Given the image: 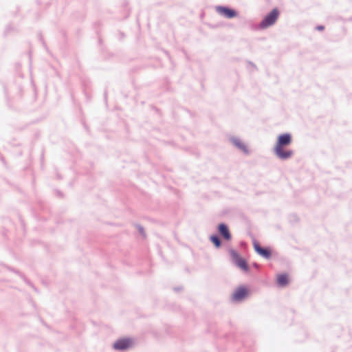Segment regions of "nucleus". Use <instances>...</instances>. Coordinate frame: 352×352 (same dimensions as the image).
<instances>
[{
	"instance_id": "nucleus-1",
	"label": "nucleus",
	"mask_w": 352,
	"mask_h": 352,
	"mask_svg": "<svg viewBox=\"0 0 352 352\" xmlns=\"http://www.w3.org/2000/svg\"><path fill=\"white\" fill-rule=\"evenodd\" d=\"M292 135L289 133L278 135L274 148V152L278 157L281 160H287L293 155V151L287 148L292 143Z\"/></svg>"
},
{
	"instance_id": "nucleus-2",
	"label": "nucleus",
	"mask_w": 352,
	"mask_h": 352,
	"mask_svg": "<svg viewBox=\"0 0 352 352\" xmlns=\"http://www.w3.org/2000/svg\"><path fill=\"white\" fill-rule=\"evenodd\" d=\"M279 16V11L277 8H274L270 13L265 16L263 20L260 23L259 28L265 29L272 25L277 20Z\"/></svg>"
},
{
	"instance_id": "nucleus-3",
	"label": "nucleus",
	"mask_w": 352,
	"mask_h": 352,
	"mask_svg": "<svg viewBox=\"0 0 352 352\" xmlns=\"http://www.w3.org/2000/svg\"><path fill=\"white\" fill-rule=\"evenodd\" d=\"M230 255L234 263L244 271H248V265L245 259L242 258L239 254L234 250L230 251Z\"/></svg>"
},
{
	"instance_id": "nucleus-4",
	"label": "nucleus",
	"mask_w": 352,
	"mask_h": 352,
	"mask_svg": "<svg viewBox=\"0 0 352 352\" xmlns=\"http://www.w3.org/2000/svg\"><path fill=\"white\" fill-rule=\"evenodd\" d=\"M248 295V289L244 286H241L234 292L232 298L234 301L239 302L243 300Z\"/></svg>"
},
{
	"instance_id": "nucleus-5",
	"label": "nucleus",
	"mask_w": 352,
	"mask_h": 352,
	"mask_svg": "<svg viewBox=\"0 0 352 352\" xmlns=\"http://www.w3.org/2000/svg\"><path fill=\"white\" fill-rule=\"evenodd\" d=\"M133 345V341L130 338H121L113 344V348L116 350H125Z\"/></svg>"
},
{
	"instance_id": "nucleus-6",
	"label": "nucleus",
	"mask_w": 352,
	"mask_h": 352,
	"mask_svg": "<svg viewBox=\"0 0 352 352\" xmlns=\"http://www.w3.org/2000/svg\"><path fill=\"white\" fill-rule=\"evenodd\" d=\"M217 11L219 14L221 15L224 16L225 17L228 19H232L236 16V12L234 10L226 8V7H222L219 6L217 8Z\"/></svg>"
},
{
	"instance_id": "nucleus-7",
	"label": "nucleus",
	"mask_w": 352,
	"mask_h": 352,
	"mask_svg": "<svg viewBox=\"0 0 352 352\" xmlns=\"http://www.w3.org/2000/svg\"><path fill=\"white\" fill-rule=\"evenodd\" d=\"M254 248L259 255L265 258H269L271 256V250L268 248H262L258 242L254 243Z\"/></svg>"
},
{
	"instance_id": "nucleus-8",
	"label": "nucleus",
	"mask_w": 352,
	"mask_h": 352,
	"mask_svg": "<svg viewBox=\"0 0 352 352\" xmlns=\"http://www.w3.org/2000/svg\"><path fill=\"white\" fill-rule=\"evenodd\" d=\"M219 232L225 239L230 240L231 239L228 228L225 224L221 223L219 226Z\"/></svg>"
},
{
	"instance_id": "nucleus-9",
	"label": "nucleus",
	"mask_w": 352,
	"mask_h": 352,
	"mask_svg": "<svg viewBox=\"0 0 352 352\" xmlns=\"http://www.w3.org/2000/svg\"><path fill=\"white\" fill-rule=\"evenodd\" d=\"M277 283L280 286H285L288 283V278L286 274H279L277 276Z\"/></svg>"
},
{
	"instance_id": "nucleus-10",
	"label": "nucleus",
	"mask_w": 352,
	"mask_h": 352,
	"mask_svg": "<svg viewBox=\"0 0 352 352\" xmlns=\"http://www.w3.org/2000/svg\"><path fill=\"white\" fill-rule=\"evenodd\" d=\"M233 142L237 147H239V148H241V150L246 153L248 152L245 145L243 143H242L239 140L235 139L233 140Z\"/></svg>"
},
{
	"instance_id": "nucleus-11",
	"label": "nucleus",
	"mask_w": 352,
	"mask_h": 352,
	"mask_svg": "<svg viewBox=\"0 0 352 352\" xmlns=\"http://www.w3.org/2000/svg\"><path fill=\"white\" fill-rule=\"evenodd\" d=\"M210 240L217 248H219L221 245V241L217 236H211Z\"/></svg>"
},
{
	"instance_id": "nucleus-12",
	"label": "nucleus",
	"mask_w": 352,
	"mask_h": 352,
	"mask_svg": "<svg viewBox=\"0 0 352 352\" xmlns=\"http://www.w3.org/2000/svg\"><path fill=\"white\" fill-rule=\"evenodd\" d=\"M316 29L318 31H322L324 29V27L323 25H318L316 28Z\"/></svg>"
}]
</instances>
